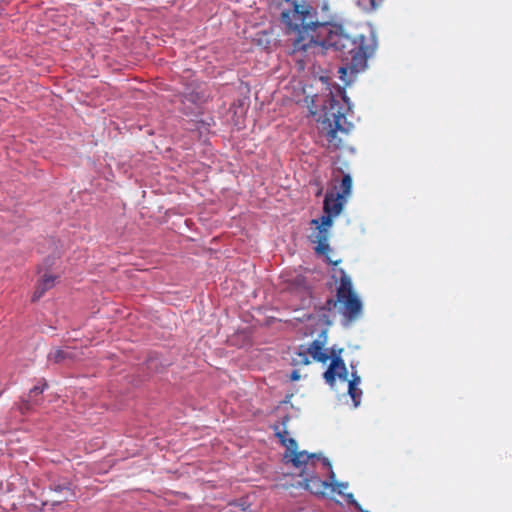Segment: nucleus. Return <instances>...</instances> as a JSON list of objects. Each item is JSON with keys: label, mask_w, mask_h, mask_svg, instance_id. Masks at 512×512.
I'll return each mask as SVG.
<instances>
[{"label": "nucleus", "mask_w": 512, "mask_h": 512, "mask_svg": "<svg viewBox=\"0 0 512 512\" xmlns=\"http://www.w3.org/2000/svg\"><path fill=\"white\" fill-rule=\"evenodd\" d=\"M331 363L328 369L324 372L323 377L325 382L333 387L336 382V377L342 381H347V368L341 357L335 355V350L331 349Z\"/></svg>", "instance_id": "nucleus-5"}, {"label": "nucleus", "mask_w": 512, "mask_h": 512, "mask_svg": "<svg viewBox=\"0 0 512 512\" xmlns=\"http://www.w3.org/2000/svg\"><path fill=\"white\" fill-rule=\"evenodd\" d=\"M55 279V276L45 274L33 293L32 301H38L47 290L51 289L55 284Z\"/></svg>", "instance_id": "nucleus-10"}, {"label": "nucleus", "mask_w": 512, "mask_h": 512, "mask_svg": "<svg viewBox=\"0 0 512 512\" xmlns=\"http://www.w3.org/2000/svg\"><path fill=\"white\" fill-rule=\"evenodd\" d=\"M350 110L349 100L342 89L337 94L329 93L323 102V114L317 119L320 141L330 150H337L342 145L338 132L347 133L346 114Z\"/></svg>", "instance_id": "nucleus-2"}, {"label": "nucleus", "mask_w": 512, "mask_h": 512, "mask_svg": "<svg viewBox=\"0 0 512 512\" xmlns=\"http://www.w3.org/2000/svg\"><path fill=\"white\" fill-rule=\"evenodd\" d=\"M285 457L289 458V460L292 462V464L297 468H300L301 466L304 465L305 468L307 469V467L310 463L313 464L316 461H319L322 463V465L325 468H328L331 470V465H330L329 460L327 458L320 457L317 454H309L306 451L298 452L297 450H295V452L285 454Z\"/></svg>", "instance_id": "nucleus-6"}, {"label": "nucleus", "mask_w": 512, "mask_h": 512, "mask_svg": "<svg viewBox=\"0 0 512 512\" xmlns=\"http://www.w3.org/2000/svg\"><path fill=\"white\" fill-rule=\"evenodd\" d=\"M47 384L45 381H42L41 383L35 385L28 394V399L22 403L20 409L22 411H28L33 409L34 406L39 405L40 403V395L43 393L44 389L46 388Z\"/></svg>", "instance_id": "nucleus-9"}, {"label": "nucleus", "mask_w": 512, "mask_h": 512, "mask_svg": "<svg viewBox=\"0 0 512 512\" xmlns=\"http://www.w3.org/2000/svg\"><path fill=\"white\" fill-rule=\"evenodd\" d=\"M290 379H291L292 381H297V380H299V379H300V374H299V372H298L297 370H294V371L291 373V375H290Z\"/></svg>", "instance_id": "nucleus-19"}, {"label": "nucleus", "mask_w": 512, "mask_h": 512, "mask_svg": "<svg viewBox=\"0 0 512 512\" xmlns=\"http://www.w3.org/2000/svg\"><path fill=\"white\" fill-rule=\"evenodd\" d=\"M352 179L349 174H344L339 186L340 195L347 197L351 193Z\"/></svg>", "instance_id": "nucleus-15"}, {"label": "nucleus", "mask_w": 512, "mask_h": 512, "mask_svg": "<svg viewBox=\"0 0 512 512\" xmlns=\"http://www.w3.org/2000/svg\"><path fill=\"white\" fill-rule=\"evenodd\" d=\"M306 488L310 490L314 494L323 493L321 491V488L326 487L328 484L322 480H320L318 477L311 476L310 478H306Z\"/></svg>", "instance_id": "nucleus-12"}, {"label": "nucleus", "mask_w": 512, "mask_h": 512, "mask_svg": "<svg viewBox=\"0 0 512 512\" xmlns=\"http://www.w3.org/2000/svg\"><path fill=\"white\" fill-rule=\"evenodd\" d=\"M280 25L291 42L292 54L297 61L309 60L311 55L333 49L342 61L340 78L365 70L367 59L376 45L363 35L350 36L342 27L320 22L316 8L307 0H282Z\"/></svg>", "instance_id": "nucleus-1"}, {"label": "nucleus", "mask_w": 512, "mask_h": 512, "mask_svg": "<svg viewBox=\"0 0 512 512\" xmlns=\"http://www.w3.org/2000/svg\"><path fill=\"white\" fill-rule=\"evenodd\" d=\"M326 342V332L323 331L317 339L305 347L306 352H308L309 356H311L313 360L326 363L332 356L331 352L328 353V350L325 348Z\"/></svg>", "instance_id": "nucleus-7"}, {"label": "nucleus", "mask_w": 512, "mask_h": 512, "mask_svg": "<svg viewBox=\"0 0 512 512\" xmlns=\"http://www.w3.org/2000/svg\"><path fill=\"white\" fill-rule=\"evenodd\" d=\"M351 368H352V379L349 381V386H358L360 384V381H361V378L360 376L357 374V371L355 370V366L353 364H351Z\"/></svg>", "instance_id": "nucleus-18"}, {"label": "nucleus", "mask_w": 512, "mask_h": 512, "mask_svg": "<svg viewBox=\"0 0 512 512\" xmlns=\"http://www.w3.org/2000/svg\"><path fill=\"white\" fill-rule=\"evenodd\" d=\"M339 275V284L336 288V300L328 299L327 306L336 307L340 304V312L348 322H352L360 317L362 314V302L356 293L353 291L351 278L345 273L343 269L335 271L333 278Z\"/></svg>", "instance_id": "nucleus-3"}, {"label": "nucleus", "mask_w": 512, "mask_h": 512, "mask_svg": "<svg viewBox=\"0 0 512 512\" xmlns=\"http://www.w3.org/2000/svg\"><path fill=\"white\" fill-rule=\"evenodd\" d=\"M320 5H321V9L323 11H328L329 10L328 0H322V3Z\"/></svg>", "instance_id": "nucleus-20"}, {"label": "nucleus", "mask_w": 512, "mask_h": 512, "mask_svg": "<svg viewBox=\"0 0 512 512\" xmlns=\"http://www.w3.org/2000/svg\"><path fill=\"white\" fill-rule=\"evenodd\" d=\"M330 477L333 479L335 477L334 472L331 470Z\"/></svg>", "instance_id": "nucleus-21"}, {"label": "nucleus", "mask_w": 512, "mask_h": 512, "mask_svg": "<svg viewBox=\"0 0 512 512\" xmlns=\"http://www.w3.org/2000/svg\"><path fill=\"white\" fill-rule=\"evenodd\" d=\"M66 357V352L64 350H56L49 354V359L54 362H60Z\"/></svg>", "instance_id": "nucleus-17"}, {"label": "nucleus", "mask_w": 512, "mask_h": 512, "mask_svg": "<svg viewBox=\"0 0 512 512\" xmlns=\"http://www.w3.org/2000/svg\"><path fill=\"white\" fill-rule=\"evenodd\" d=\"M311 224L315 225L316 231H314L309 238L311 242L317 244L315 248L316 252L319 254L327 253L330 251L328 235L329 229L332 226V219H330L329 216H322L320 219H313Z\"/></svg>", "instance_id": "nucleus-4"}, {"label": "nucleus", "mask_w": 512, "mask_h": 512, "mask_svg": "<svg viewBox=\"0 0 512 512\" xmlns=\"http://www.w3.org/2000/svg\"><path fill=\"white\" fill-rule=\"evenodd\" d=\"M329 262L332 263L333 265H337L338 264V261L332 262L331 260H329Z\"/></svg>", "instance_id": "nucleus-22"}, {"label": "nucleus", "mask_w": 512, "mask_h": 512, "mask_svg": "<svg viewBox=\"0 0 512 512\" xmlns=\"http://www.w3.org/2000/svg\"><path fill=\"white\" fill-rule=\"evenodd\" d=\"M277 435L280 438L282 445L286 447V454L295 452V450H297V442L293 438L289 437L288 432L284 431L283 433H278Z\"/></svg>", "instance_id": "nucleus-13"}, {"label": "nucleus", "mask_w": 512, "mask_h": 512, "mask_svg": "<svg viewBox=\"0 0 512 512\" xmlns=\"http://www.w3.org/2000/svg\"><path fill=\"white\" fill-rule=\"evenodd\" d=\"M348 393L354 402V406L357 407L360 404V399L362 395L361 389H359L358 386L348 385Z\"/></svg>", "instance_id": "nucleus-16"}, {"label": "nucleus", "mask_w": 512, "mask_h": 512, "mask_svg": "<svg viewBox=\"0 0 512 512\" xmlns=\"http://www.w3.org/2000/svg\"><path fill=\"white\" fill-rule=\"evenodd\" d=\"M292 364L294 366L310 364L309 354L306 352L305 346H299L294 352L292 357Z\"/></svg>", "instance_id": "nucleus-11"}, {"label": "nucleus", "mask_w": 512, "mask_h": 512, "mask_svg": "<svg viewBox=\"0 0 512 512\" xmlns=\"http://www.w3.org/2000/svg\"><path fill=\"white\" fill-rule=\"evenodd\" d=\"M346 202V197L340 195V192H328L324 199V212L325 216L332 217L337 216L341 213L343 205Z\"/></svg>", "instance_id": "nucleus-8"}, {"label": "nucleus", "mask_w": 512, "mask_h": 512, "mask_svg": "<svg viewBox=\"0 0 512 512\" xmlns=\"http://www.w3.org/2000/svg\"><path fill=\"white\" fill-rule=\"evenodd\" d=\"M254 41L257 45L262 46L264 49H268L272 43L271 34L266 31L259 32L256 34Z\"/></svg>", "instance_id": "nucleus-14"}]
</instances>
